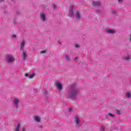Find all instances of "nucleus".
Here are the masks:
<instances>
[{
  "instance_id": "obj_6",
  "label": "nucleus",
  "mask_w": 131,
  "mask_h": 131,
  "mask_svg": "<svg viewBox=\"0 0 131 131\" xmlns=\"http://www.w3.org/2000/svg\"><path fill=\"white\" fill-rule=\"evenodd\" d=\"M75 122H76V127H79L80 126V120L78 117H75Z\"/></svg>"
},
{
  "instance_id": "obj_11",
  "label": "nucleus",
  "mask_w": 131,
  "mask_h": 131,
  "mask_svg": "<svg viewBox=\"0 0 131 131\" xmlns=\"http://www.w3.org/2000/svg\"><path fill=\"white\" fill-rule=\"evenodd\" d=\"M56 85L58 90V92H61L62 89V83H60L59 82H56Z\"/></svg>"
},
{
  "instance_id": "obj_17",
  "label": "nucleus",
  "mask_w": 131,
  "mask_h": 131,
  "mask_svg": "<svg viewBox=\"0 0 131 131\" xmlns=\"http://www.w3.org/2000/svg\"><path fill=\"white\" fill-rule=\"evenodd\" d=\"M25 76L26 77H28L29 78H32L33 77L35 76V74L33 73L31 75L28 74H26L25 75Z\"/></svg>"
},
{
  "instance_id": "obj_28",
  "label": "nucleus",
  "mask_w": 131,
  "mask_h": 131,
  "mask_svg": "<svg viewBox=\"0 0 131 131\" xmlns=\"http://www.w3.org/2000/svg\"><path fill=\"white\" fill-rule=\"evenodd\" d=\"M75 47L78 49V48H79V45H78V44H76L75 45Z\"/></svg>"
},
{
  "instance_id": "obj_9",
  "label": "nucleus",
  "mask_w": 131,
  "mask_h": 131,
  "mask_svg": "<svg viewBox=\"0 0 131 131\" xmlns=\"http://www.w3.org/2000/svg\"><path fill=\"white\" fill-rule=\"evenodd\" d=\"M105 32L108 34H110L111 35H113V34H115V30L110 29H106L105 30Z\"/></svg>"
},
{
  "instance_id": "obj_15",
  "label": "nucleus",
  "mask_w": 131,
  "mask_h": 131,
  "mask_svg": "<svg viewBox=\"0 0 131 131\" xmlns=\"http://www.w3.org/2000/svg\"><path fill=\"white\" fill-rule=\"evenodd\" d=\"M108 116L110 117H111V118H114V117H115V115L109 113L107 115H106V116L105 117V118L106 119L109 118Z\"/></svg>"
},
{
  "instance_id": "obj_2",
  "label": "nucleus",
  "mask_w": 131,
  "mask_h": 131,
  "mask_svg": "<svg viewBox=\"0 0 131 131\" xmlns=\"http://www.w3.org/2000/svg\"><path fill=\"white\" fill-rule=\"evenodd\" d=\"M76 12V7L74 5H70L69 8V13L68 14L69 17L73 18L74 14Z\"/></svg>"
},
{
  "instance_id": "obj_26",
  "label": "nucleus",
  "mask_w": 131,
  "mask_h": 131,
  "mask_svg": "<svg viewBox=\"0 0 131 131\" xmlns=\"http://www.w3.org/2000/svg\"><path fill=\"white\" fill-rule=\"evenodd\" d=\"M40 53H41V54H46V53H47V51L43 50V51H41Z\"/></svg>"
},
{
  "instance_id": "obj_12",
  "label": "nucleus",
  "mask_w": 131,
  "mask_h": 131,
  "mask_svg": "<svg viewBox=\"0 0 131 131\" xmlns=\"http://www.w3.org/2000/svg\"><path fill=\"white\" fill-rule=\"evenodd\" d=\"M92 5L94 7H100L101 6V2L100 1H93Z\"/></svg>"
},
{
  "instance_id": "obj_32",
  "label": "nucleus",
  "mask_w": 131,
  "mask_h": 131,
  "mask_svg": "<svg viewBox=\"0 0 131 131\" xmlns=\"http://www.w3.org/2000/svg\"><path fill=\"white\" fill-rule=\"evenodd\" d=\"M118 3H121L122 2V0H118Z\"/></svg>"
},
{
  "instance_id": "obj_30",
  "label": "nucleus",
  "mask_w": 131,
  "mask_h": 131,
  "mask_svg": "<svg viewBox=\"0 0 131 131\" xmlns=\"http://www.w3.org/2000/svg\"><path fill=\"white\" fill-rule=\"evenodd\" d=\"M39 128H40V129H42V126H39Z\"/></svg>"
},
{
  "instance_id": "obj_31",
  "label": "nucleus",
  "mask_w": 131,
  "mask_h": 131,
  "mask_svg": "<svg viewBox=\"0 0 131 131\" xmlns=\"http://www.w3.org/2000/svg\"><path fill=\"white\" fill-rule=\"evenodd\" d=\"M45 95H48V91H45Z\"/></svg>"
},
{
  "instance_id": "obj_27",
  "label": "nucleus",
  "mask_w": 131,
  "mask_h": 131,
  "mask_svg": "<svg viewBox=\"0 0 131 131\" xmlns=\"http://www.w3.org/2000/svg\"><path fill=\"white\" fill-rule=\"evenodd\" d=\"M69 112H72V107H69Z\"/></svg>"
},
{
  "instance_id": "obj_4",
  "label": "nucleus",
  "mask_w": 131,
  "mask_h": 131,
  "mask_svg": "<svg viewBox=\"0 0 131 131\" xmlns=\"http://www.w3.org/2000/svg\"><path fill=\"white\" fill-rule=\"evenodd\" d=\"M122 60L124 61H130L131 60V54L128 52L124 54V56L122 57Z\"/></svg>"
},
{
  "instance_id": "obj_33",
  "label": "nucleus",
  "mask_w": 131,
  "mask_h": 131,
  "mask_svg": "<svg viewBox=\"0 0 131 131\" xmlns=\"http://www.w3.org/2000/svg\"><path fill=\"white\" fill-rule=\"evenodd\" d=\"M112 13H113V14H115V10H113Z\"/></svg>"
},
{
  "instance_id": "obj_34",
  "label": "nucleus",
  "mask_w": 131,
  "mask_h": 131,
  "mask_svg": "<svg viewBox=\"0 0 131 131\" xmlns=\"http://www.w3.org/2000/svg\"><path fill=\"white\" fill-rule=\"evenodd\" d=\"M78 58L77 57H76L75 58V60H78Z\"/></svg>"
},
{
  "instance_id": "obj_10",
  "label": "nucleus",
  "mask_w": 131,
  "mask_h": 131,
  "mask_svg": "<svg viewBox=\"0 0 131 131\" xmlns=\"http://www.w3.org/2000/svg\"><path fill=\"white\" fill-rule=\"evenodd\" d=\"M40 19L42 22H46L47 20V17H46V14L45 13H41L40 14Z\"/></svg>"
},
{
  "instance_id": "obj_7",
  "label": "nucleus",
  "mask_w": 131,
  "mask_h": 131,
  "mask_svg": "<svg viewBox=\"0 0 131 131\" xmlns=\"http://www.w3.org/2000/svg\"><path fill=\"white\" fill-rule=\"evenodd\" d=\"M20 128H21V125L18 123L16 126V128H15V131H26V128L24 127H23L21 129H20Z\"/></svg>"
},
{
  "instance_id": "obj_24",
  "label": "nucleus",
  "mask_w": 131,
  "mask_h": 131,
  "mask_svg": "<svg viewBox=\"0 0 131 131\" xmlns=\"http://www.w3.org/2000/svg\"><path fill=\"white\" fill-rule=\"evenodd\" d=\"M52 8H53V10H56L57 9V5H55V4H52Z\"/></svg>"
},
{
  "instance_id": "obj_22",
  "label": "nucleus",
  "mask_w": 131,
  "mask_h": 131,
  "mask_svg": "<svg viewBox=\"0 0 131 131\" xmlns=\"http://www.w3.org/2000/svg\"><path fill=\"white\" fill-rule=\"evenodd\" d=\"M114 129H115V125L113 124L111 126L110 130L113 131Z\"/></svg>"
},
{
  "instance_id": "obj_16",
  "label": "nucleus",
  "mask_w": 131,
  "mask_h": 131,
  "mask_svg": "<svg viewBox=\"0 0 131 131\" xmlns=\"http://www.w3.org/2000/svg\"><path fill=\"white\" fill-rule=\"evenodd\" d=\"M116 114H117V117H120V115H121V110H116Z\"/></svg>"
},
{
  "instance_id": "obj_38",
  "label": "nucleus",
  "mask_w": 131,
  "mask_h": 131,
  "mask_svg": "<svg viewBox=\"0 0 131 131\" xmlns=\"http://www.w3.org/2000/svg\"><path fill=\"white\" fill-rule=\"evenodd\" d=\"M13 0H11V2H13Z\"/></svg>"
},
{
  "instance_id": "obj_19",
  "label": "nucleus",
  "mask_w": 131,
  "mask_h": 131,
  "mask_svg": "<svg viewBox=\"0 0 131 131\" xmlns=\"http://www.w3.org/2000/svg\"><path fill=\"white\" fill-rule=\"evenodd\" d=\"M34 119L37 122H39V121H40V118H39V117H35Z\"/></svg>"
},
{
  "instance_id": "obj_37",
  "label": "nucleus",
  "mask_w": 131,
  "mask_h": 131,
  "mask_svg": "<svg viewBox=\"0 0 131 131\" xmlns=\"http://www.w3.org/2000/svg\"><path fill=\"white\" fill-rule=\"evenodd\" d=\"M14 23H15V24H16V22H15V20H14Z\"/></svg>"
},
{
  "instance_id": "obj_5",
  "label": "nucleus",
  "mask_w": 131,
  "mask_h": 131,
  "mask_svg": "<svg viewBox=\"0 0 131 131\" xmlns=\"http://www.w3.org/2000/svg\"><path fill=\"white\" fill-rule=\"evenodd\" d=\"M13 104L16 109H18L19 107V99L17 98H14L13 101Z\"/></svg>"
},
{
  "instance_id": "obj_14",
  "label": "nucleus",
  "mask_w": 131,
  "mask_h": 131,
  "mask_svg": "<svg viewBox=\"0 0 131 131\" xmlns=\"http://www.w3.org/2000/svg\"><path fill=\"white\" fill-rule=\"evenodd\" d=\"M64 57L65 58L66 61H67L68 62H69L71 60V58H70V55L69 54L64 55Z\"/></svg>"
},
{
  "instance_id": "obj_3",
  "label": "nucleus",
  "mask_w": 131,
  "mask_h": 131,
  "mask_svg": "<svg viewBox=\"0 0 131 131\" xmlns=\"http://www.w3.org/2000/svg\"><path fill=\"white\" fill-rule=\"evenodd\" d=\"M5 60L7 63H12L15 61V58L12 54H8L6 55Z\"/></svg>"
},
{
  "instance_id": "obj_21",
  "label": "nucleus",
  "mask_w": 131,
  "mask_h": 131,
  "mask_svg": "<svg viewBox=\"0 0 131 131\" xmlns=\"http://www.w3.org/2000/svg\"><path fill=\"white\" fill-rule=\"evenodd\" d=\"M23 52V57L24 59L25 60L27 57V55L26 54V52H24V50H22Z\"/></svg>"
},
{
  "instance_id": "obj_29",
  "label": "nucleus",
  "mask_w": 131,
  "mask_h": 131,
  "mask_svg": "<svg viewBox=\"0 0 131 131\" xmlns=\"http://www.w3.org/2000/svg\"><path fill=\"white\" fill-rule=\"evenodd\" d=\"M12 37H14V38H16V35H12Z\"/></svg>"
},
{
  "instance_id": "obj_20",
  "label": "nucleus",
  "mask_w": 131,
  "mask_h": 131,
  "mask_svg": "<svg viewBox=\"0 0 131 131\" xmlns=\"http://www.w3.org/2000/svg\"><path fill=\"white\" fill-rule=\"evenodd\" d=\"M116 131H121V127L120 125H118L116 127Z\"/></svg>"
},
{
  "instance_id": "obj_13",
  "label": "nucleus",
  "mask_w": 131,
  "mask_h": 131,
  "mask_svg": "<svg viewBox=\"0 0 131 131\" xmlns=\"http://www.w3.org/2000/svg\"><path fill=\"white\" fill-rule=\"evenodd\" d=\"M25 47V40H23L22 42L20 43V51H24V48Z\"/></svg>"
},
{
  "instance_id": "obj_18",
  "label": "nucleus",
  "mask_w": 131,
  "mask_h": 131,
  "mask_svg": "<svg viewBox=\"0 0 131 131\" xmlns=\"http://www.w3.org/2000/svg\"><path fill=\"white\" fill-rule=\"evenodd\" d=\"M126 97L128 99H130V98H131V92L130 91H128L126 93Z\"/></svg>"
},
{
  "instance_id": "obj_36",
  "label": "nucleus",
  "mask_w": 131,
  "mask_h": 131,
  "mask_svg": "<svg viewBox=\"0 0 131 131\" xmlns=\"http://www.w3.org/2000/svg\"><path fill=\"white\" fill-rule=\"evenodd\" d=\"M58 43H59V45H61V42L58 41Z\"/></svg>"
},
{
  "instance_id": "obj_8",
  "label": "nucleus",
  "mask_w": 131,
  "mask_h": 131,
  "mask_svg": "<svg viewBox=\"0 0 131 131\" xmlns=\"http://www.w3.org/2000/svg\"><path fill=\"white\" fill-rule=\"evenodd\" d=\"M74 17H75L76 20H80V18H81V14L79 11H76L74 14Z\"/></svg>"
},
{
  "instance_id": "obj_1",
  "label": "nucleus",
  "mask_w": 131,
  "mask_h": 131,
  "mask_svg": "<svg viewBox=\"0 0 131 131\" xmlns=\"http://www.w3.org/2000/svg\"><path fill=\"white\" fill-rule=\"evenodd\" d=\"M80 90L77 86V84L76 83L72 84L67 92L66 97L68 99H71V100H76L77 99V96L79 95Z\"/></svg>"
},
{
  "instance_id": "obj_23",
  "label": "nucleus",
  "mask_w": 131,
  "mask_h": 131,
  "mask_svg": "<svg viewBox=\"0 0 131 131\" xmlns=\"http://www.w3.org/2000/svg\"><path fill=\"white\" fill-rule=\"evenodd\" d=\"M105 128H106V127H105V126L102 125V126H101V129H100V130H101V131H105Z\"/></svg>"
},
{
  "instance_id": "obj_25",
  "label": "nucleus",
  "mask_w": 131,
  "mask_h": 131,
  "mask_svg": "<svg viewBox=\"0 0 131 131\" xmlns=\"http://www.w3.org/2000/svg\"><path fill=\"white\" fill-rule=\"evenodd\" d=\"M96 13H102V10H101L100 9H97L96 10Z\"/></svg>"
},
{
  "instance_id": "obj_35",
  "label": "nucleus",
  "mask_w": 131,
  "mask_h": 131,
  "mask_svg": "<svg viewBox=\"0 0 131 131\" xmlns=\"http://www.w3.org/2000/svg\"><path fill=\"white\" fill-rule=\"evenodd\" d=\"M4 0H0V3H3V2H4Z\"/></svg>"
}]
</instances>
